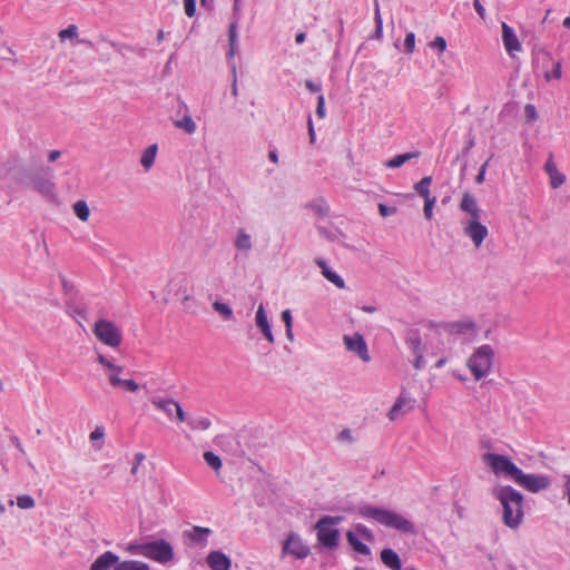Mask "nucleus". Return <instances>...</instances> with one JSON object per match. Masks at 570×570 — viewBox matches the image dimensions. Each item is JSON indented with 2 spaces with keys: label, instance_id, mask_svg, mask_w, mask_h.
Masks as SVG:
<instances>
[{
  "label": "nucleus",
  "instance_id": "obj_54",
  "mask_svg": "<svg viewBox=\"0 0 570 570\" xmlns=\"http://www.w3.org/2000/svg\"><path fill=\"white\" fill-rule=\"evenodd\" d=\"M145 458H146V456H145V454H144V453H140V452H139V453H136V454H135V462H134V464H132V466H131V471H130V472H131V474H136V473H137V471H138V466H139V465L141 464V462L145 460Z\"/></svg>",
  "mask_w": 570,
  "mask_h": 570
},
{
  "label": "nucleus",
  "instance_id": "obj_18",
  "mask_svg": "<svg viewBox=\"0 0 570 570\" xmlns=\"http://www.w3.org/2000/svg\"><path fill=\"white\" fill-rule=\"evenodd\" d=\"M206 562L212 570H229L232 566L230 559L222 551H210L206 558Z\"/></svg>",
  "mask_w": 570,
  "mask_h": 570
},
{
  "label": "nucleus",
  "instance_id": "obj_26",
  "mask_svg": "<svg viewBox=\"0 0 570 570\" xmlns=\"http://www.w3.org/2000/svg\"><path fill=\"white\" fill-rule=\"evenodd\" d=\"M405 343L413 354L423 352L422 340L417 330L410 331L405 338Z\"/></svg>",
  "mask_w": 570,
  "mask_h": 570
},
{
  "label": "nucleus",
  "instance_id": "obj_13",
  "mask_svg": "<svg viewBox=\"0 0 570 570\" xmlns=\"http://www.w3.org/2000/svg\"><path fill=\"white\" fill-rule=\"evenodd\" d=\"M282 552L283 554H291L296 559H305L309 554L311 550L303 542L299 535L291 532L286 540L283 542Z\"/></svg>",
  "mask_w": 570,
  "mask_h": 570
},
{
  "label": "nucleus",
  "instance_id": "obj_8",
  "mask_svg": "<svg viewBox=\"0 0 570 570\" xmlns=\"http://www.w3.org/2000/svg\"><path fill=\"white\" fill-rule=\"evenodd\" d=\"M482 462L488 465L497 476H504L509 480L517 479L520 468L507 455L497 453H484Z\"/></svg>",
  "mask_w": 570,
  "mask_h": 570
},
{
  "label": "nucleus",
  "instance_id": "obj_62",
  "mask_svg": "<svg viewBox=\"0 0 570 570\" xmlns=\"http://www.w3.org/2000/svg\"><path fill=\"white\" fill-rule=\"evenodd\" d=\"M305 87L311 92H318V91H321V85L315 83L313 80H306L305 81Z\"/></svg>",
  "mask_w": 570,
  "mask_h": 570
},
{
  "label": "nucleus",
  "instance_id": "obj_30",
  "mask_svg": "<svg viewBox=\"0 0 570 570\" xmlns=\"http://www.w3.org/2000/svg\"><path fill=\"white\" fill-rule=\"evenodd\" d=\"M431 183H432V177L431 176H425L423 177L420 181H417L415 185H414V189L415 191L423 198V199H426V198H431V195H430V186H431Z\"/></svg>",
  "mask_w": 570,
  "mask_h": 570
},
{
  "label": "nucleus",
  "instance_id": "obj_57",
  "mask_svg": "<svg viewBox=\"0 0 570 570\" xmlns=\"http://www.w3.org/2000/svg\"><path fill=\"white\" fill-rule=\"evenodd\" d=\"M105 435L104 428L97 426L89 435L90 441H96L102 439Z\"/></svg>",
  "mask_w": 570,
  "mask_h": 570
},
{
  "label": "nucleus",
  "instance_id": "obj_55",
  "mask_svg": "<svg viewBox=\"0 0 570 570\" xmlns=\"http://www.w3.org/2000/svg\"><path fill=\"white\" fill-rule=\"evenodd\" d=\"M97 362L102 365L106 370H114L115 368V364L111 363L105 355L102 354H99L97 356Z\"/></svg>",
  "mask_w": 570,
  "mask_h": 570
},
{
  "label": "nucleus",
  "instance_id": "obj_22",
  "mask_svg": "<svg viewBox=\"0 0 570 570\" xmlns=\"http://www.w3.org/2000/svg\"><path fill=\"white\" fill-rule=\"evenodd\" d=\"M381 560L382 562L392 570H401L402 562L399 554L390 548L383 549L381 551Z\"/></svg>",
  "mask_w": 570,
  "mask_h": 570
},
{
  "label": "nucleus",
  "instance_id": "obj_27",
  "mask_svg": "<svg viewBox=\"0 0 570 570\" xmlns=\"http://www.w3.org/2000/svg\"><path fill=\"white\" fill-rule=\"evenodd\" d=\"M157 149H158L157 145L153 144L144 150L141 158H140V164L146 170H149L151 168V166L154 165Z\"/></svg>",
  "mask_w": 570,
  "mask_h": 570
},
{
  "label": "nucleus",
  "instance_id": "obj_44",
  "mask_svg": "<svg viewBox=\"0 0 570 570\" xmlns=\"http://www.w3.org/2000/svg\"><path fill=\"white\" fill-rule=\"evenodd\" d=\"M430 47H431L432 49L438 50V51H439V53H442V52H444V51H445V49H446V40H445V38H444V37H442V36H438V37H435V38H434V40H433V41H431V42H430Z\"/></svg>",
  "mask_w": 570,
  "mask_h": 570
},
{
  "label": "nucleus",
  "instance_id": "obj_7",
  "mask_svg": "<svg viewBox=\"0 0 570 570\" xmlns=\"http://www.w3.org/2000/svg\"><path fill=\"white\" fill-rule=\"evenodd\" d=\"M494 357L493 348L488 345H481L478 347L474 353L468 360V367L471 371L475 381H480L485 377L492 366Z\"/></svg>",
  "mask_w": 570,
  "mask_h": 570
},
{
  "label": "nucleus",
  "instance_id": "obj_63",
  "mask_svg": "<svg viewBox=\"0 0 570 570\" xmlns=\"http://www.w3.org/2000/svg\"><path fill=\"white\" fill-rule=\"evenodd\" d=\"M307 125H308L309 140H311V142H314L315 141V131H314V125H313V120H312L311 116H308Z\"/></svg>",
  "mask_w": 570,
  "mask_h": 570
},
{
  "label": "nucleus",
  "instance_id": "obj_46",
  "mask_svg": "<svg viewBox=\"0 0 570 570\" xmlns=\"http://www.w3.org/2000/svg\"><path fill=\"white\" fill-rule=\"evenodd\" d=\"M524 116L527 121L533 122L538 118V112L535 107L532 104H527L524 107Z\"/></svg>",
  "mask_w": 570,
  "mask_h": 570
},
{
  "label": "nucleus",
  "instance_id": "obj_52",
  "mask_svg": "<svg viewBox=\"0 0 570 570\" xmlns=\"http://www.w3.org/2000/svg\"><path fill=\"white\" fill-rule=\"evenodd\" d=\"M316 115L320 118L325 117V98L323 95H318L317 97Z\"/></svg>",
  "mask_w": 570,
  "mask_h": 570
},
{
  "label": "nucleus",
  "instance_id": "obj_53",
  "mask_svg": "<svg viewBox=\"0 0 570 570\" xmlns=\"http://www.w3.org/2000/svg\"><path fill=\"white\" fill-rule=\"evenodd\" d=\"M544 170H546V173H547L548 175H549L550 173H552V171L558 170L557 165H556V163H554V160H553V155H552V154H550V155H549V158L547 159V161H546V164H544Z\"/></svg>",
  "mask_w": 570,
  "mask_h": 570
},
{
  "label": "nucleus",
  "instance_id": "obj_15",
  "mask_svg": "<svg viewBox=\"0 0 570 570\" xmlns=\"http://www.w3.org/2000/svg\"><path fill=\"white\" fill-rule=\"evenodd\" d=\"M443 328L450 334L464 335L468 333H474L476 325L474 321L470 318H463L456 322L445 323Z\"/></svg>",
  "mask_w": 570,
  "mask_h": 570
},
{
  "label": "nucleus",
  "instance_id": "obj_60",
  "mask_svg": "<svg viewBox=\"0 0 570 570\" xmlns=\"http://www.w3.org/2000/svg\"><path fill=\"white\" fill-rule=\"evenodd\" d=\"M473 7H474L475 11L478 12V14L480 16V18L484 19L485 18V9L482 6V3L480 2V0H474Z\"/></svg>",
  "mask_w": 570,
  "mask_h": 570
},
{
  "label": "nucleus",
  "instance_id": "obj_11",
  "mask_svg": "<svg viewBox=\"0 0 570 570\" xmlns=\"http://www.w3.org/2000/svg\"><path fill=\"white\" fill-rule=\"evenodd\" d=\"M514 482L519 487L532 493L547 490L551 485L550 476L543 474H527L522 470H520Z\"/></svg>",
  "mask_w": 570,
  "mask_h": 570
},
{
  "label": "nucleus",
  "instance_id": "obj_39",
  "mask_svg": "<svg viewBox=\"0 0 570 570\" xmlns=\"http://www.w3.org/2000/svg\"><path fill=\"white\" fill-rule=\"evenodd\" d=\"M213 308L219 313L225 320H230L233 316L232 308L223 302H214Z\"/></svg>",
  "mask_w": 570,
  "mask_h": 570
},
{
  "label": "nucleus",
  "instance_id": "obj_58",
  "mask_svg": "<svg viewBox=\"0 0 570 570\" xmlns=\"http://www.w3.org/2000/svg\"><path fill=\"white\" fill-rule=\"evenodd\" d=\"M414 362H413V366L415 370H422L423 366H424V358H423V352L421 353H414Z\"/></svg>",
  "mask_w": 570,
  "mask_h": 570
},
{
  "label": "nucleus",
  "instance_id": "obj_49",
  "mask_svg": "<svg viewBox=\"0 0 570 570\" xmlns=\"http://www.w3.org/2000/svg\"><path fill=\"white\" fill-rule=\"evenodd\" d=\"M377 208H379V213L382 217L391 216V215L395 214L397 210L396 207H390L382 203L379 204Z\"/></svg>",
  "mask_w": 570,
  "mask_h": 570
},
{
  "label": "nucleus",
  "instance_id": "obj_14",
  "mask_svg": "<svg viewBox=\"0 0 570 570\" xmlns=\"http://www.w3.org/2000/svg\"><path fill=\"white\" fill-rule=\"evenodd\" d=\"M343 342L348 352L355 353L363 362H370L371 356L362 334L344 335Z\"/></svg>",
  "mask_w": 570,
  "mask_h": 570
},
{
  "label": "nucleus",
  "instance_id": "obj_51",
  "mask_svg": "<svg viewBox=\"0 0 570 570\" xmlns=\"http://www.w3.org/2000/svg\"><path fill=\"white\" fill-rule=\"evenodd\" d=\"M230 70H232V73H233L232 95L234 97H237V95H238V89H237V69H236L235 62H232Z\"/></svg>",
  "mask_w": 570,
  "mask_h": 570
},
{
  "label": "nucleus",
  "instance_id": "obj_17",
  "mask_svg": "<svg viewBox=\"0 0 570 570\" xmlns=\"http://www.w3.org/2000/svg\"><path fill=\"white\" fill-rule=\"evenodd\" d=\"M502 41L505 50L511 55L514 51L521 50V43L514 30L505 22H502Z\"/></svg>",
  "mask_w": 570,
  "mask_h": 570
},
{
  "label": "nucleus",
  "instance_id": "obj_59",
  "mask_svg": "<svg viewBox=\"0 0 570 570\" xmlns=\"http://www.w3.org/2000/svg\"><path fill=\"white\" fill-rule=\"evenodd\" d=\"M474 145H475L474 137L470 136L465 142L464 148L462 149V155L466 156L470 153V150L474 147Z\"/></svg>",
  "mask_w": 570,
  "mask_h": 570
},
{
  "label": "nucleus",
  "instance_id": "obj_23",
  "mask_svg": "<svg viewBox=\"0 0 570 570\" xmlns=\"http://www.w3.org/2000/svg\"><path fill=\"white\" fill-rule=\"evenodd\" d=\"M234 246L238 252L248 254L253 248V242H252L250 235L248 233H246L244 229H240L237 233V236L234 240Z\"/></svg>",
  "mask_w": 570,
  "mask_h": 570
},
{
  "label": "nucleus",
  "instance_id": "obj_33",
  "mask_svg": "<svg viewBox=\"0 0 570 570\" xmlns=\"http://www.w3.org/2000/svg\"><path fill=\"white\" fill-rule=\"evenodd\" d=\"M374 4H375V8H374V20H375L374 38L380 39L382 37V32H383V21H382L380 6H379L377 0H374Z\"/></svg>",
  "mask_w": 570,
  "mask_h": 570
},
{
  "label": "nucleus",
  "instance_id": "obj_41",
  "mask_svg": "<svg viewBox=\"0 0 570 570\" xmlns=\"http://www.w3.org/2000/svg\"><path fill=\"white\" fill-rule=\"evenodd\" d=\"M58 36L61 40L75 39L78 37V28L76 24H70L66 29L60 30Z\"/></svg>",
  "mask_w": 570,
  "mask_h": 570
},
{
  "label": "nucleus",
  "instance_id": "obj_38",
  "mask_svg": "<svg viewBox=\"0 0 570 570\" xmlns=\"http://www.w3.org/2000/svg\"><path fill=\"white\" fill-rule=\"evenodd\" d=\"M124 550L130 554H140V556L145 557L146 542H141V543L130 542L124 548Z\"/></svg>",
  "mask_w": 570,
  "mask_h": 570
},
{
  "label": "nucleus",
  "instance_id": "obj_34",
  "mask_svg": "<svg viewBox=\"0 0 570 570\" xmlns=\"http://www.w3.org/2000/svg\"><path fill=\"white\" fill-rule=\"evenodd\" d=\"M204 460L214 471H218L222 468V459L214 452L206 451Z\"/></svg>",
  "mask_w": 570,
  "mask_h": 570
},
{
  "label": "nucleus",
  "instance_id": "obj_64",
  "mask_svg": "<svg viewBox=\"0 0 570 570\" xmlns=\"http://www.w3.org/2000/svg\"><path fill=\"white\" fill-rule=\"evenodd\" d=\"M61 278V285L66 293L71 292L73 289V285L70 284L63 275H60Z\"/></svg>",
  "mask_w": 570,
  "mask_h": 570
},
{
  "label": "nucleus",
  "instance_id": "obj_5",
  "mask_svg": "<svg viewBox=\"0 0 570 570\" xmlns=\"http://www.w3.org/2000/svg\"><path fill=\"white\" fill-rule=\"evenodd\" d=\"M150 570L148 563L139 560H120L112 551H105L90 566L89 570Z\"/></svg>",
  "mask_w": 570,
  "mask_h": 570
},
{
  "label": "nucleus",
  "instance_id": "obj_12",
  "mask_svg": "<svg viewBox=\"0 0 570 570\" xmlns=\"http://www.w3.org/2000/svg\"><path fill=\"white\" fill-rule=\"evenodd\" d=\"M150 402L156 409L164 412L169 419H173L175 413V417L179 422H184L186 420L181 405L174 399L154 396L150 399Z\"/></svg>",
  "mask_w": 570,
  "mask_h": 570
},
{
  "label": "nucleus",
  "instance_id": "obj_19",
  "mask_svg": "<svg viewBox=\"0 0 570 570\" xmlns=\"http://www.w3.org/2000/svg\"><path fill=\"white\" fill-rule=\"evenodd\" d=\"M315 264L321 268L322 275L337 288L344 289L346 287L344 279L334 271L330 268L323 258H316Z\"/></svg>",
  "mask_w": 570,
  "mask_h": 570
},
{
  "label": "nucleus",
  "instance_id": "obj_29",
  "mask_svg": "<svg viewBox=\"0 0 570 570\" xmlns=\"http://www.w3.org/2000/svg\"><path fill=\"white\" fill-rule=\"evenodd\" d=\"M228 42H229V50H228V58L233 59L236 55V42H237V22L233 21L230 22L228 27Z\"/></svg>",
  "mask_w": 570,
  "mask_h": 570
},
{
  "label": "nucleus",
  "instance_id": "obj_42",
  "mask_svg": "<svg viewBox=\"0 0 570 570\" xmlns=\"http://www.w3.org/2000/svg\"><path fill=\"white\" fill-rule=\"evenodd\" d=\"M355 531L358 535H361L366 541H373L374 534L371 529L365 527L364 524H356Z\"/></svg>",
  "mask_w": 570,
  "mask_h": 570
},
{
  "label": "nucleus",
  "instance_id": "obj_25",
  "mask_svg": "<svg viewBox=\"0 0 570 570\" xmlns=\"http://www.w3.org/2000/svg\"><path fill=\"white\" fill-rule=\"evenodd\" d=\"M346 539H347L348 544L352 547V549L355 552H357L360 554H363V556H370L371 554L370 548L365 543H363L362 541L358 540V538L356 537L355 532L347 531L346 532Z\"/></svg>",
  "mask_w": 570,
  "mask_h": 570
},
{
  "label": "nucleus",
  "instance_id": "obj_36",
  "mask_svg": "<svg viewBox=\"0 0 570 570\" xmlns=\"http://www.w3.org/2000/svg\"><path fill=\"white\" fill-rule=\"evenodd\" d=\"M548 176L552 189H557L566 183V175L559 170L552 171Z\"/></svg>",
  "mask_w": 570,
  "mask_h": 570
},
{
  "label": "nucleus",
  "instance_id": "obj_35",
  "mask_svg": "<svg viewBox=\"0 0 570 570\" xmlns=\"http://www.w3.org/2000/svg\"><path fill=\"white\" fill-rule=\"evenodd\" d=\"M188 425L193 430H207L210 428L212 422L207 417H196L188 421Z\"/></svg>",
  "mask_w": 570,
  "mask_h": 570
},
{
  "label": "nucleus",
  "instance_id": "obj_21",
  "mask_svg": "<svg viewBox=\"0 0 570 570\" xmlns=\"http://www.w3.org/2000/svg\"><path fill=\"white\" fill-rule=\"evenodd\" d=\"M108 381L112 387H120L127 392L135 393L139 390V384L131 379H120V376L108 375Z\"/></svg>",
  "mask_w": 570,
  "mask_h": 570
},
{
  "label": "nucleus",
  "instance_id": "obj_56",
  "mask_svg": "<svg viewBox=\"0 0 570 570\" xmlns=\"http://www.w3.org/2000/svg\"><path fill=\"white\" fill-rule=\"evenodd\" d=\"M282 321L285 324V327H293V317L289 309H285L282 312Z\"/></svg>",
  "mask_w": 570,
  "mask_h": 570
},
{
  "label": "nucleus",
  "instance_id": "obj_43",
  "mask_svg": "<svg viewBox=\"0 0 570 570\" xmlns=\"http://www.w3.org/2000/svg\"><path fill=\"white\" fill-rule=\"evenodd\" d=\"M561 76H562V71H561V62L560 61L553 62V68H552L551 72H549V71L544 72V78L548 81L551 79H560Z\"/></svg>",
  "mask_w": 570,
  "mask_h": 570
},
{
  "label": "nucleus",
  "instance_id": "obj_48",
  "mask_svg": "<svg viewBox=\"0 0 570 570\" xmlns=\"http://www.w3.org/2000/svg\"><path fill=\"white\" fill-rule=\"evenodd\" d=\"M184 8L189 18L194 17L196 13V0H184Z\"/></svg>",
  "mask_w": 570,
  "mask_h": 570
},
{
  "label": "nucleus",
  "instance_id": "obj_3",
  "mask_svg": "<svg viewBox=\"0 0 570 570\" xmlns=\"http://www.w3.org/2000/svg\"><path fill=\"white\" fill-rule=\"evenodd\" d=\"M358 513L363 518L372 519L401 533L416 534L417 532L413 522L392 510L366 504L360 508Z\"/></svg>",
  "mask_w": 570,
  "mask_h": 570
},
{
  "label": "nucleus",
  "instance_id": "obj_61",
  "mask_svg": "<svg viewBox=\"0 0 570 570\" xmlns=\"http://www.w3.org/2000/svg\"><path fill=\"white\" fill-rule=\"evenodd\" d=\"M109 45L118 52L122 53L124 49L131 50L130 46H127L125 43H119L115 41H109Z\"/></svg>",
  "mask_w": 570,
  "mask_h": 570
},
{
  "label": "nucleus",
  "instance_id": "obj_47",
  "mask_svg": "<svg viewBox=\"0 0 570 570\" xmlns=\"http://www.w3.org/2000/svg\"><path fill=\"white\" fill-rule=\"evenodd\" d=\"M415 48V35L414 32H409L404 39V49L407 53H412Z\"/></svg>",
  "mask_w": 570,
  "mask_h": 570
},
{
  "label": "nucleus",
  "instance_id": "obj_16",
  "mask_svg": "<svg viewBox=\"0 0 570 570\" xmlns=\"http://www.w3.org/2000/svg\"><path fill=\"white\" fill-rule=\"evenodd\" d=\"M255 322H256L257 327L261 330L262 334L264 335V337L271 344H273L275 342V338H274V335L272 332V326L269 324V321H268V317H267V314H266V311H265V307L263 304L258 305V308L256 311Z\"/></svg>",
  "mask_w": 570,
  "mask_h": 570
},
{
  "label": "nucleus",
  "instance_id": "obj_45",
  "mask_svg": "<svg viewBox=\"0 0 570 570\" xmlns=\"http://www.w3.org/2000/svg\"><path fill=\"white\" fill-rule=\"evenodd\" d=\"M436 203V198L435 197H431V198H426L424 199V208H423V212H424V216L426 219H432V216H433V207Z\"/></svg>",
  "mask_w": 570,
  "mask_h": 570
},
{
  "label": "nucleus",
  "instance_id": "obj_28",
  "mask_svg": "<svg viewBox=\"0 0 570 570\" xmlns=\"http://www.w3.org/2000/svg\"><path fill=\"white\" fill-rule=\"evenodd\" d=\"M174 125L188 135L196 132L197 126L190 115H185L181 119L175 120Z\"/></svg>",
  "mask_w": 570,
  "mask_h": 570
},
{
  "label": "nucleus",
  "instance_id": "obj_9",
  "mask_svg": "<svg viewBox=\"0 0 570 570\" xmlns=\"http://www.w3.org/2000/svg\"><path fill=\"white\" fill-rule=\"evenodd\" d=\"M145 558L155 561L159 564H168L173 562L175 559L174 547L166 539L146 541Z\"/></svg>",
  "mask_w": 570,
  "mask_h": 570
},
{
  "label": "nucleus",
  "instance_id": "obj_31",
  "mask_svg": "<svg viewBox=\"0 0 570 570\" xmlns=\"http://www.w3.org/2000/svg\"><path fill=\"white\" fill-rule=\"evenodd\" d=\"M75 215L81 220L87 222L90 216V209L85 200H78L72 206Z\"/></svg>",
  "mask_w": 570,
  "mask_h": 570
},
{
  "label": "nucleus",
  "instance_id": "obj_37",
  "mask_svg": "<svg viewBox=\"0 0 570 570\" xmlns=\"http://www.w3.org/2000/svg\"><path fill=\"white\" fill-rule=\"evenodd\" d=\"M307 206L314 209L320 216H326L330 210L328 205L322 198L312 202Z\"/></svg>",
  "mask_w": 570,
  "mask_h": 570
},
{
  "label": "nucleus",
  "instance_id": "obj_4",
  "mask_svg": "<svg viewBox=\"0 0 570 570\" xmlns=\"http://www.w3.org/2000/svg\"><path fill=\"white\" fill-rule=\"evenodd\" d=\"M344 520L342 515H324L315 524L318 543L330 550L340 544V530L335 525Z\"/></svg>",
  "mask_w": 570,
  "mask_h": 570
},
{
  "label": "nucleus",
  "instance_id": "obj_20",
  "mask_svg": "<svg viewBox=\"0 0 570 570\" xmlns=\"http://www.w3.org/2000/svg\"><path fill=\"white\" fill-rule=\"evenodd\" d=\"M412 403H413V401L411 399L406 397L404 395V393H401L389 412L390 420L394 421L401 414H404V413L409 412L410 410H412V407H413Z\"/></svg>",
  "mask_w": 570,
  "mask_h": 570
},
{
  "label": "nucleus",
  "instance_id": "obj_6",
  "mask_svg": "<svg viewBox=\"0 0 570 570\" xmlns=\"http://www.w3.org/2000/svg\"><path fill=\"white\" fill-rule=\"evenodd\" d=\"M19 181L24 184L23 180ZM26 185L48 200H52L56 197V185L52 181V169L50 167L37 168L28 176Z\"/></svg>",
  "mask_w": 570,
  "mask_h": 570
},
{
  "label": "nucleus",
  "instance_id": "obj_1",
  "mask_svg": "<svg viewBox=\"0 0 570 570\" xmlns=\"http://www.w3.org/2000/svg\"><path fill=\"white\" fill-rule=\"evenodd\" d=\"M459 209L470 216L463 225V234L479 248L488 237L489 229L481 223L482 210L476 198L469 191H464L459 203Z\"/></svg>",
  "mask_w": 570,
  "mask_h": 570
},
{
  "label": "nucleus",
  "instance_id": "obj_50",
  "mask_svg": "<svg viewBox=\"0 0 570 570\" xmlns=\"http://www.w3.org/2000/svg\"><path fill=\"white\" fill-rule=\"evenodd\" d=\"M492 157H490L480 168L479 170V174L475 176V183L476 184H482L484 180H485V173H487V169L489 167V163L491 160Z\"/></svg>",
  "mask_w": 570,
  "mask_h": 570
},
{
  "label": "nucleus",
  "instance_id": "obj_24",
  "mask_svg": "<svg viewBox=\"0 0 570 570\" xmlns=\"http://www.w3.org/2000/svg\"><path fill=\"white\" fill-rule=\"evenodd\" d=\"M210 533L212 530L209 528L195 525L191 531L186 532V535L190 541L205 546Z\"/></svg>",
  "mask_w": 570,
  "mask_h": 570
},
{
  "label": "nucleus",
  "instance_id": "obj_2",
  "mask_svg": "<svg viewBox=\"0 0 570 570\" xmlns=\"http://www.w3.org/2000/svg\"><path fill=\"white\" fill-rule=\"evenodd\" d=\"M494 498L500 501L503 509V523L515 529L523 519V494L511 485H501L494 489Z\"/></svg>",
  "mask_w": 570,
  "mask_h": 570
},
{
  "label": "nucleus",
  "instance_id": "obj_10",
  "mask_svg": "<svg viewBox=\"0 0 570 570\" xmlns=\"http://www.w3.org/2000/svg\"><path fill=\"white\" fill-rule=\"evenodd\" d=\"M94 334L107 346L118 347L122 341L121 330L111 321L98 320L95 323Z\"/></svg>",
  "mask_w": 570,
  "mask_h": 570
},
{
  "label": "nucleus",
  "instance_id": "obj_40",
  "mask_svg": "<svg viewBox=\"0 0 570 570\" xmlns=\"http://www.w3.org/2000/svg\"><path fill=\"white\" fill-rule=\"evenodd\" d=\"M35 504L33 498L28 494L17 497V505L22 510L32 509Z\"/></svg>",
  "mask_w": 570,
  "mask_h": 570
},
{
  "label": "nucleus",
  "instance_id": "obj_32",
  "mask_svg": "<svg viewBox=\"0 0 570 570\" xmlns=\"http://www.w3.org/2000/svg\"><path fill=\"white\" fill-rule=\"evenodd\" d=\"M417 156H419L417 153H406V154L396 155L395 157H393L392 159H390L386 163V166L390 168H399L402 165H404L406 161H409L410 159L417 157Z\"/></svg>",
  "mask_w": 570,
  "mask_h": 570
}]
</instances>
